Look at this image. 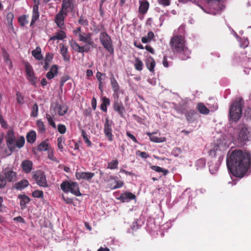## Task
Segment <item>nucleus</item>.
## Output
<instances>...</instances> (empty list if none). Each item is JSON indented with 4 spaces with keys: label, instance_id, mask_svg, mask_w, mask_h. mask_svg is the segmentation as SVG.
Here are the masks:
<instances>
[{
    "label": "nucleus",
    "instance_id": "nucleus-1",
    "mask_svg": "<svg viewBox=\"0 0 251 251\" xmlns=\"http://www.w3.org/2000/svg\"><path fill=\"white\" fill-rule=\"evenodd\" d=\"M226 165L233 176L244 177L251 169V151L240 149L229 150L227 154Z\"/></svg>",
    "mask_w": 251,
    "mask_h": 251
},
{
    "label": "nucleus",
    "instance_id": "nucleus-2",
    "mask_svg": "<svg viewBox=\"0 0 251 251\" xmlns=\"http://www.w3.org/2000/svg\"><path fill=\"white\" fill-rule=\"evenodd\" d=\"M170 45L172 51L178 55L182 60H186L190 58L191 50L186 45L184 36L180 35L174 36L171 39Z\"/></svg>",
    "mask_w": 251,
    "mask_h": 251
},
{
    "label": "nucleus",
    "instance_id": "nucleus-3",
    "mask_svg": "<svg viewBox=\"0 0 251 251\" xmlns=\"http://www.w3.org/2000/svg\"><path fill=\"white\" fill-rule=\"evenodd\" d=\"M6 143L8 149L6 151L7 156L10 155L15 150L16 148L21 149L25 144V139L23 136H20L16 139L14 131L12 129L9 130L5 136Z\"/></svg>",
    "mask_w": 251,
    "mask_h": 251
},
{
    "label": "nucleus",
    "instance_id": "nucleus-4",
    "mask_svg": "<svg viewBox=\"0 0 251 251\" xmlns=\"http://www.w3.org/2000/svg\"><path fill=\"white\" fill-rule=\"evenodd\" d=\"M244 100L241 98L236 99L235 101L231 105L229 115L230 120L236 122L241 118L242 110V107L244 104Z\"/></svg>",
    "mask_w": 251,
    "mask_h": 251
},
{
    "label": "nucleus",
    "instance_id": "nucleus-5",
    "mask_svg": "<svg viewBox=\"0 0 251 251\" xmlns=\"http://www.w3.org/2000/svg\"><path fill=\"white\" fill-rule=\"evenodd\" d=\"M61 189L65 193L70 192L76 196H81L78 183L72 181H64L60 184Z\"/></svg>",
    "mask_w": 251,
    "mask_h": 251
},
{
    "label": "nucleus",
    "instance_id": "nucleus-6",
    "mask_svg": "<svg viewBox=\"0 0 251 251\" xmlns=\"http://www.w3.org/2000/svg\"><path fill=\"white\" fill-rule=\"evenodd\" d=\"M251 134L249 131L248 127L244 124L239 126V133L237 137V141L241 146L244 145L246 141L249 140Z\"/></svg>",
    "mask_w": 251,
    "mask_h": 251
},
{
    "label": "nucleus",
    "instance_id": "nucleus-7",
    "mask_svg": "<svg viewBox=\"0 0 251 251\" xmlns=\"http://www.w3.org/2000/svg\"><path fill=\"white\" fill-rule=\"evenodd\" d=\"M99 38L100 41L103 48L109 53H113L114 52V48L112 40L109 35L105 31H103L100 33Z\"/></svg>",
    "mask_w": 251,
    "mask_h": 251
},
{
    "label": "nucleus",
    "instance_id": "nucleus-8",
    "mask_svg": "<svg viewBox=\"0 0 251 251\" xmlns=\"http://www.w3.org/2000/svg\"><path fill=\"white\" fill-rule=\"evenodd\" d=\"M32 177L34 181L40 187H48L47 181L44 172L41 170L34 171L32 173Z\"/></svg>",
    "mask_w": 251,
    "mask_h": 251
},
{
    "label": "nucleus",
    "instance_id": "nucleus-9",
    "mask_svg": "<svg viewBox=\"0 0 251 251\" xmlns=\"http://www.w3.org/2000/svg\"><path fill=\"white\" fill-rule=\"evenodd\" d=\"M75 0H63L60 10L63 12L65 15L74 12L75 7Z\"/></svg>",
    "mask_w": 251,
    "mask_h": 251
},
{
    "label": "nucleus",
    "instance_id": "nucleus-10",
    "mask_svg": "<svg viewBox=\"0 0 251 251\" xmlns=\"http://www.w3.org/2000/svg\"><path fill=\"white\" fill-rule=\"evenodd\" d=\"M2 173L8 182H14L17 180V173L13 171V168L6 167L3 169Z\"/></svg>",
    "mask_w": 251,
    "mask_h": 251
},
{
    "label": "nucleus",
    "instance_id": "nucleus-11",
    "mask_svg": "<svg viewBox=\"0 0 251 251\" xmlns=\"http://www.w3.org/2000/svg\"><path fill=\"white\" fill-rule=\"evenodd\" d=\"M25 69L27 79L32 85H35L37 77L35 76L32 66L29 63H26L25 64Z\"/></svg>",
    "mask_w": 251,
    "mask_h": 251
},
{
    "label": "nucleus",
    "instance_id": "nucleus-12",
    "mask_svg": "<svg viewBox=\"0 0 251 251\" xmlns=\"http://www.w3.org/2000/svg\"><path fill=\"white\" fill-rule=\"evenodd\" d=\"M67 16V15H65L64 13L61 10L55 16L54 22L61 29L65 28L64 21Z\"/></svg>",
    "mask_w": 251,
    "mask_h": 251
},
{
    "label": "nucleus",
    "instance_id": "nucleus-13",
    "mask_svg": "<svg viewBox=\"0 0 251 251\" xmlns=\"http://www.w3.org/2000/svg\"><path fill=\"white\" fill-rule=\"evenodd\" d=\"M75 176L76 178L80 180L81 179L91 182L92 178L95 176V174L91 172H76Z\"/></svg>",
    "mask_w": 251,
    "mask_h": 251
},
{
    "label": "nucleus",
    "instance_id": "nucleus-14",
    "mask_svg": "<svg viewBox=\"0 0 251 251\" xmlns=\"http://www.w3.org/2000/svg\"><path fill=\"white\" fill-rule=\"evenodd\" d=\"M112 122H110L108 118L105 119L104 125V133L105 136L108 138V140L112 141L113 140V134L112 133Z\"/></svg>",
    "mask_w": 251,
    "mask_h": 251
},
{
    "label": "nucleus",
    "instance_id": "nucleus-15",
    "mask_svg": "<svg viewBox=\"0 0 251 251\" xmlns=\"http://www.w3.org/2000/svg\"><path fill=\"white\" fill-rule=\"evenodd\" d=\"M81 30V28L80 27H78L73 30V33L74 35L78 37L79 41L84 43L85 41H86L87 38H88V37H89L91 35V33L82 32Z\"/></svg>",
    "mask_w": 251,
    "mask_h": 251
},
{
    "label": "nucleus",
    "instance_id": "nucleus-16",
    "mask_svg": "<svg viewBox=\"0 0 251 251\" xmlns=\"http://www.w3.org/2000/svg\"><path fill=\"white\" fill-rule=\"evenodd\" d=\"M21 166L25 173L28 174L32 170L33 163L29 160H24L22 161Z\"/></svg>",
    "mask_w": 251,
    "mask_h": 251
},
{
    "label": "nucleus",
    "instance_id": "nucleus-17",
    "mask_svg": "<svg viewBox=\"0 0 251 251\" xmlns=\"http://www.w3.org/2000/svg\"><path fill=\"white\" fill-rule=\"evenodd\" d=\"M113 108L114 110L118 112L121 117H123L125 108L121 101H114Z\"/></svg>",
    "mask_w": 251,
    "mask_h": 251
},
{
    "label": "nucleus",
    "instance_id": "nucleus-18",
    "mask_svg": "<svg viewBox=\"0 0 251 251\" xmlns=\"http://www.w3.org/2000/svg\"><path fill=\"white\" fill-rule=\"evenodd\" d=\"M40 16L39 12L38 3L36 5H34L33 6L32 13V19L30 23V26H32L36 21L39 19Z\"/></svg>",
    "mask_w": 251,
    "mask_h": 251
},
{
    "label": "nucleus",
    "instance_id": "nucleus-19",
    "mask_svg": "<svg viewBox=\"0 0 251 251\" xmlns=\"http://www.w3.org/2000/svg\"><path fill=\"white\" fill-rule=\"evenodd\" d=\"M146 66L148 69L152 73H154L155 61L152 57L149 56L145 61Z\"/></svg>",
    "mask_w": 251,
    "mask_h": 251
},
{
    "label": "nucleus",
    "instance_id": "nucleus-20",
    "mask_svg": "<svg viewBox=\"0 0 251 251\" xmlns=\"http://www.w3.org/2000/svg\"><path fill=\"white\" fill-rule=\"evenodd\" d=\"M60 53L63 57V60L65 62H69L71 56L69 53L67 47L62 45L60 46Z\"/></svg>",
    "mask_w": 251,
    "mask_h": 251
},
{
    "label": "nucleus",
    "instance_id": "nucleus-21",
    "mask_svg": "<svg viewBox=\"0 0 251 251\" xmlns=\"http://www.w3.org/2000/svg\"><path fill=\"white\" fill-rule=\"evenodd\" d=\"M28 185V181L27 179H23L16 183L13 186V188L18 190H22L27 187Z\"/></svg>",
    "mask_w": 251,
    "mask_h": 251
},
{
    "label": "nucleus",
    "instance_id": "nucleus-22",
    "mask_svg": "<svg viewBox=\"0 0 251 251\" xmlns=\"http://www.w3.org/2000/svg\"><path fill=\"white\" fill-rule=\"evenodd\" d=\"M139 12L142 14H145L149 9L150 3L147 0L139 1Z\"/></svg>",
    "mask_w": 251,
    "mask_h": 251
},
{
    "label": "nucleus",
    "instance_id": "nucleus-23",
    "mask_svg": "<svg viewBox=\"0 0 251 251\" xmlns=\"http://www.w3.org/2000/svg\"><path fill=\"white\" fill-rule=\"evenodd\" d=\"M58 72V67L57 65H52L49 72L46 74V77L49 79H52L55 76L57 75Z\"/></svg>",
    "mask_w": 251,
    "mask_h": 251
},
{
    "label": "nucleus",
    "instance_id": "nucleus-24",
    "mask_svg": "<svg viewBox=\"0 0 251 251\" xmlns=\"http://www.w3.org/2000/svg\"><path fill=\"white\" fill-rule=\"evenodd\" d=\"M197 115V112L193 109H191L189 111H187L185 113V117L186 120L189 123H193L196 120V115Z\"/></svg>",
    "mask_w": 251,
    "mask_h": 251
},
{
    "label": "nucleus",
    "instance_id": "nucleus-25",
    "mask_svg": "<svg viewBox=\"0 0 251 251\" xmlns=\"http://www.w3.org/2000/svg\"><path fill=\"white\" fill-rule=\"evenodd\" d=\"M18 199L20 200V205L22 209L25 208L26 204L30 201V198L25 194L19 195Z\"/></svg>",
    "mask_w": 251,
    "mask_h": 251
},
{
    "label": "nucleus",
    "instance_id": "nucleus-26",
    "mask_svg": "<svg viewBox=\"0 0 251 251\" xmlns=\"http://www.w3.org/2000/svg\"><path fill=\"white\" fill-rule=\"evenodd\" d=\"M136 198L135 195L130 192H126L122 194L119 198V199L123 202H125L127 200H134Z\"/></svg>",
    "mask_w": 251,
    "mask_h": 251
},
{
    "label": "nucleus",
    "instance_id": "nucleus-27",
    "mask_svg": "<svg viewBox=\"0 0 251 251\" xmlns=\"http://www.w3.org/2000/svg\"><path fill=\"white\" fill-rule=\"evenodd\" d=\"M196 108L201 114L207 115L210 112L209 109H208L206 106L201 102H200L197 104Z\"/></svg>",
    "mask_w": 251,
    "mask_h": 251
},
{
    "label": "nucleus",
    "instance_id": "nucleus-28",
    "mask_svg": "<svg viewBox=\"0 0 251 251\" xmlns=\"http://www.w3.org/2000/svg\"><path fill=\"white\" fill-rule=\"evenodd\" d=\"M66 37V33L62 30H60L58 32L55 33V35L51 37L50 40L54 41L56 40H61Z\"/></svg>",
    "mask_w": 251,
    "mask_h": 251
},
{
    "label": "nucleus",
    "instance_id": "nucleus-29",
    "mask_svg": "<svg viewBox=\"0 0 251 251\" xmlns=\"http://www.w3.org/2000/svg\"><path fill=\"white\" fill-rule=\"evenodd\" d=\"M110 83L113 91H119L120 86L112 73L110 75Z\"/></svg>",
    "mask_w": 251,
    "mask_h": 251
},
{
    "label": "nucleus",
    "instance_id": "nucleus-30",
    "mask_svg": "<svg viewBox=\"0 0 251 251\" xmlns=\"http://www.w3.org/2000/svg\"><path fill=\"white\" fill-rule=\"evenodd\" d=\"M31 54L36 60H40L43 58L41 49L40 47H37L35 50H33Z\"/></svg>",
    "mask_w": 251,
    "mask_h": 251
},
{
    "label": "nucleus",
    "instance_id": "nucleus-31",
    "mask_svg": "<svg viewBox=\"0 0 251 251\" xmlns=\"http://www.w3.org/2000/svg\"><path fill=\"white\" fill-rule=\"evenodd\" d=\"M27 142L30 143L35 142L36 139V134L34 130H31L28 132L26 136Z\"/></svg>",
    "mask_w": 251,
    "mask_h": 251
},
{
    "label": "nucleus",
    "instance_id": "nucleus-32",
    "mask_svg": "<svg viewBox=\"0 0 251 251\" xmlns=\"http://www.w3.org/2000/svg\"><path fill=\"white\" fill-rule=\"evenodd\" d=\"M154 133H147V134L150 137L151 141L154 143H162L166 141L165 138H159L156 136H153Z\"/></svg>",
    "mask_w": 251,
    "mask_h": 251
},
{
    "label": "nucleus",
    "instance_id": "nucleus-33",
    "mask_svg": "<svg viewBox=\"0 0 251 251\" xmlns=\"http://www.w3.org/2000/svg\"><path fill=\"white\" fill-rule=\"evenodd\" d=\"M110 104V100L109 99L106 97H103L102 98V103L100 105V109L103 112H107V106H109Z\"/></svg>",
    "mask_w": 251,
    "mask_h": 251
},
{
    "label": "nucleus",
    "instance_id": "nucleus-34",
    "mask_svg": "<svg viewBox=\"0 0 251 251\" xmlns=\"http://www.w3.org/2000/svg\"><path fill=\"white\" fill-rule=\"evenodd\" d=\"M134 66L136 70L141 71L143 70L144 64L142 61L139 57H136Z\"/></svg>",
    "mask_w": 251,
    "mask_h": 251
},
{
    "label": "nucleus",
    "instance_id": "nucleus-35",
    "mask_svg": "<svg viewBox=\"0 0 251 251\" xmlns=\"http://www.w3.org/2000/svg\"><path fill=\"white\" fill-rule=\"evenodd\" d=\"M151 168L156 172L162 173L164 176H166L169 173V171L168 170L164 169L158 166L152 165L151 167Z\"/></svg>",
    "mask_w": 251,
    "mask_h": 251
},
{
    "label": "nucleus",
    "instance_id": "nucleus-36",
    "mask_svg": "<svg viewBox=\"0 0 251 251\" xmlns=\"http://www.w3.org/2000/svg\"><path fill=\"white\" fill-rule=\"evenodd\" d=\"M49 146L48 140H44L38 146V150L39 151H46L48 150Z\"/></svg>",
    "mask_w": 251,
    "mask_h": 251
},
{
    "label": "nucleus",
    "instance_id": "nucleus-37",
    "mask_svg": "<svg viewBox=\"0 0 251 251\" xmlns=\"http://www.w3.org/2000/svg\"><path fill=\"white\" fill-rule=\"evenodd\" d=\"M118 164L119 162L117 159H113L108 163L107 168L110 170L116 169L118 168Z\"/></svg>",
    "mask_w": 251,
    "mask_h": 251
},
{
    "label": "nucleus",
    "instance_id": "nucleus-38",
    "mask_svg": "<svg viewBox=\"0 0 251 251\" xmlns=\"http://www.w3.org/2000/svg\"><path fill=\"white\" fill-rule=\"evenodd\" d=\"M37 126L38 131L41 133H44L46 132V128L44 123L40 120L37 121Z\"/></svg>",
    "mask_w": 251,
    "mask_h": 251
},
{
    "label": "nucleus",
    "instance_id": "nucleus-39",
    "mask_svg": "<svg viewBox=\"0 0 251 251\" xmlns=\"http://www.w3.org/2000/svg\"><path fill=\"white\" fill-rule=\"evenodd\" d=\"M70 45L71 46V47L72 48L73 50H74L75 51L80 53V49L81 46L78 45V43H76L75 41L72 40L70 41Z\"/></svg>",
    "mask_w": 251,
    "mask_h": 251
},
{
    "label": "nucleus",
    "instance_id": "nucleus-40",
    "mask_svg": "<svg viewBox=\"0 0 251 251\" xmlns=\"http://www.w3.org/2000/svg\"><path fill=\"white\" fill-rule=\"evenodd\" d=\"M68 111L67 107L65 105H59L57 107V112L59 115H64Z\"/></svg>",
    "mask_w": 251,
    "mask_h": 251
},
{
    "label": "nucleus",
    "instance_id": "nucleus-41",
    "mask_svg": "<svg viewBox=\"0 0 251 251\" xmlns=\"http://www.w3.org/2000/svg\"><path fill=\"white\" fill-rule=\"evenodd\" d=\"M28 17L27 15H24L19 18L18 21L21 26L24 27L28 23V21L27 20Z\"/></svg>",
    "mask_w": 251,
    "mask_h": 251
},
{
    "label": "nucleus",
    "instance_id": "nucleus-42",
    "mask_svg": "<svg viewBox=\"0 0 251 251\" xmlns=\"http://www.w3.org/2000/svg\"><path fill=\"white\" fill-rule=\"evenodd\" d=\"M3 56L5 62L8 65H12V62L10 59L9 54L5 49L2 50Z\"/></svg>",
    "mask_w": 251,
    "mask_h": 251
},
{
    "label": "nucleus",
    "instance_id": "nucleus-43",
    "mask_svg": "<svg viewBox=\"0 0 251 251\" xmlns=\"http://www.w3.org/2000/svg\"><path fill=\"white\" fill-rule=\"evenodd\" d=\"M65 140L64 137L61 136L57 138V146L59 150L61 151H63V144H64Z\"/></svg>",
    "mask_w": 251,
    "mask_h": 251
},
{
    "label": "nucleus",
    "instance_id": "nucleus-44",
    "mask_svg": "<svg viewBox=\"0 0 251 251\" xmlns=\"http://www.w3.org/2000/svg\"><path fill=\"white\" fill-rule=\"evenodd\" d=\"M46 117L48 121V124L53 128H56V125L53 120L50 114L47 113L46 114Z\"/></svg>",
    "mask_w": 251,
    "mask_h": 251
},
{
    "label": "nucleus",
    "instance_id": "nucleus-45",
    "mask_svg": "<svg viewBox=\"0 0 251 251\" xmlns=\"http://www.w3.org/2000/svg\"><path fill=\"white\" fill-rule=\"evenodd\" d=\"M38 106L37 103H35L32 108L30 116L33 117H36L38 116Z\"/></svg>",
    "mask_w": 251,
    "mask_h": 251
},
{
    "label": "nucleus",
    "instance_id": "nucleus-46",
    "mask_svg": "<svg viewBox=\"0 0 251 251\" xmlns=\"http://www.w3.org/2000/svg\"><path fill=\"white\" fill-rule=\"evenodd\" d=\"M32 196L34 198H42L44 197V193L42 191L35 190L32 192Z\"/></svg>",
    "mask_w": 251,
    "mask_h": 251
},
{
    "label": "nucleus",
    "instance_id": "nucleus-47",
    "mask_svg": "<svg viewBox=\"0 0 251 251\" xmlns=\"http://www.w3.org/2000/svg\"><path fill=\"white\" fill-rule=\"evenodd\" d=\"M16 100L19 104L24 103V96H22V94L19 91H17L16 93Z\"/></svg>",
    "mask_w": 251,
    "mask_h": 251
},
{
    "label": "nucleus",
    "instance_id": "nucleus-48",
    "mask_svg": "<svg viewBox=\"0 0 251 251\" xmlns=\"http://www.w3.org/2000/svg\"><path fill=\"white\" fill-rule=\"evenodd\" d=\"M206 161L203 158H200L197 160L196 163V166L199 168H203L205 166Z\"/></svg>",
    "mask_w": 251,
    "mask_h": 251
},
{
    "label": "nucleus",
    "instance_id": "nucleus-49",
    "mask_svg": "<svg viewBox=\"0 0 251 251\" xmlns=\"http://www.w3.org/2000/svg\"><path fill=\"white\" fill-rule=\"evenodd\" d=\"M176 111L181 114H184L185 115L186 112L187 111V109L182 106H178L175 108Z\"/></svg>",
    "mask_w": 251,
    "mask_h": 251
},
{
    "label": "nucleus",
    "instance_id": "nucleus-50",
    "mask_svg": "<svg viewBox=\"0 0 251 251\" xmlns=\"http://www.w3.org/2000/svg\"><path fill=\"white\" fill-rule=\"evenodd\" d=\"M6 179L2 175H0V189L5 187L6 184Z\"/></svg>",
    "mask_w": 251,
    "mask_h": 251
},
{
    "label": "nucleus",
    "instance_id": "nucleus-51",
    "mask_svg": "<svg viewBox=\"0 0 251 251\" xmlns=\"http://www.w3.org/2000/svg\"><path fill=\"white\" fill-rule=\"evenodd\" d=\"M78 23L83 26H87L88 25V21L85 19L82 16H81L78 20Z\"/></svg>",
    "mask_w": 251,
    "mask_h": 251
},
{
    "label": "nucleus",
    "instance_id": "nucleus-52",
    "mask_svg": "<svg viewBox=\"0 0 251 251\" xmlns=\"http://www.w3.org/2000/svg\"><path fill=\"white\" fill-rule=\"evenodd\" d=\"M58 131L60 134H64L66 131V127L65 126L62 124L58 125Z\"/></svg>",
    "mask_w": 251,
    "mask_h": 251
},
{
    "label": "nucleus",
    "instance_id": "nucleus-53",
    "mask_svg": "<svg viewBox=\"0 0 251 251\" xmlns=\"http://www.w3.org/2000/svg\"><path fill=\"white\" fill-rule=\"evenodd\" d=\"M116 184L115 185H114L113 186H112L111 185L112 189H116L118 188H120L122 187L124 185L123 181L120 180H116Z\"/></svg>",
    "mask_w": 251,
    "mask_h": 251
},
{
    "label": "nucleus",
    "instance_id": "nucleus-54",
    "mask_svg": "<svg viewBox=\"0 0 251 251\" xmlns=\"http://www.w3.org/2000/svg\"><path fill=\"white\" fill-rule=\"evenodd\" d=\"M53 54L51 53L47 52L46 54L45 61L48 62H50L53 58Z\"/></svg>",
    "mask_w": 251,
    "mask_h": 251
},
{
    "label": "nucleus",
    "instance_id": "nucleus-55",
    "mask_svg": "<svg viewBox=\"0 0 251 251\" xmlns=\"http://www.w3.org/2000/svg\"><path fill=\"white\" fill-rule=\"evenodd\" d=\"M105 74H102L100 72H98L96 74V77L99 81V83H102L103 78L102 76H105Z\"/></svg>",
    "mask_w": 251,
    "mask_h": 251
},
{
    "label": "nucleus",
    "instance_id": "nucleus-56",
    "mask_svg": "<svg viewBox=\"0 0 251 251\" xmlns=\"http://www.w3.org/2000/svg\"><path fill=\"white\" fill-rule=\"evenodd\" d=\"M159 4L164 6H167L170 4V0H157Z\"/></svg>",
    "mask_w": 251,
    "mask_h": 251
},
{
    "label": "nucleus",
    "instance_id": "nucleus-57",
    "mask_svg": "<svg viewBox=\"0 0 251 251\" xmlns=\"http://www.w3.org/2000/svg\"><path fill=\"white\" fill-rule=\"evenodd\" d=\"M80 52L83 53L84 52H88L90 50V47L88 45H85L83 46H81Z\"/></svg>",
    "mask_w": 251,
    "mask_h": 251
},
{
    "label": "nucleus",
    "instance_id": "nucleus-58",
    "mask_svg": "<svg viewBox=\"0 0 251 251\" xmlns=\"http://www.w3.org/2000/svg\"><path fill=\"white\" fill-rule=\"evenodd\" d=\"M138 152L139 153V155L143 158L146 159L149 157V155L145 151H138Z\"/></svg>",
    "mask_w": 251,
    "mask_h": 251
},
{
    "label": "nucleus",
    "instance_id": "nucleus-59",
    "mask_svg": "<svg viewBox=\"0 0 251 251\" xmlns=\"http://www.w3.org/2000/svg\"><path fill=\"white\" fill-rule=\"evenodd\" d=\"M84 43H86L88 46L90 45V46H92L93 47H94V45H95V44L91 38V35L89 36V37H88V38H87L86 41H85Z\"/></svg>",
    "mask_w": 251,
    "mask_h": 251
},
{
    "label": "nucleus",
    "instance_id": "nucleus-60",
    "mask_svg": "<svg viewBox=\"0 0 251 251\" xmlns=\"http://www.w3.org/2000/svg\"><path fill=\"white\" fill-rule=\"evenodd\" d=\"M126 135L129 137L134 142L137 143H138V141L137 140L136 138H135V137L131 133H130L129 132H126Z\"/></svg>",
    "mask_w": 251,
    "mask_h": 251
},
{
    "label": "nucleus",
    "instance_id": "nucleus-61",
    "mask_svg": "<svg viewBox=\"0 0 251 251\" xmlns=\"http://www.w3.org/2000/svg\"><path fill=\"white\" fill-rule=\"evenodd\" d=\"M113 96L114 101H120L119 100V91H114Z\"/></svg>",
    "mask_w": 251,
    "mask_h": 251
},
{
    "label": "nucleus",
    "instance_id": "nucleus-62",
    "mask_svg": "<svg viewBox=\"0 0 251 251\" xmlns=\"http://www.w3.org/2000/svg\"><path fill=\"white\" fill-rule=\"evenodd\" d=\"M0 124L1 125V126L3 127H6L7 126L6 122L4 120L2 116L0 114Z\"/></svg>",
    "mask_w": 251,
    "mask_h": 251
},
{
    "label": "nucleus",
    "instance_id": "nucleus-63",
    "mask_svg": "<svg viewBox=\"0 0 251 251\" xmlns=\"http://www.w3.org/2000/svg\"><path fill=\"white\" fill-rule=\"evenodd\" d=\"M162 64H163L164 67H165L166 68H168L169 66V63H168V60H167V56H164L163 59Z\"/></svg>",
    "mask_w": 251,
    "mask_h": 251
},
{
    "label": "nucleus",
    "instance_id": "nucleus-64",
    "mask_svg": "<svg viewBox=\"0 0 251 251\" xmlns=\"http://www.w3.org/2000/svg\"><path fill=\"white\" fill-rule=\"evenodd\" d=\"M92 107L94 110H95L97 107V100L95 97H93L91 102Z\"/></svg>",
    "mask_w": 251,
    "mask_h": 251
}]
</instances>
